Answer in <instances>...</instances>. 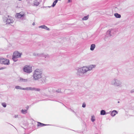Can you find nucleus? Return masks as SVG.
I'll return each mask as SVG.
<instances>
[{
    "label": "nucleus",
    "mask_w": 134,
    "mask_h": 134,
    "mask_svg": "<svg viewBox=\"0 0 134 134\" xmlns=\"http://www.w3.org/2000/svg\"><path fill=\"white\" fill-rule=\"evenodd\" d=\"M24 14L22 13L21 12L16 14V16L18 18H21L22 16H24Z\"/></svg>",
    "instance_id": "6e6552de"
},
{
    "label": "nucleus",
    "mask_w": 134,
    "mask_h": 134,
    "mask_svg": "<svg viewBox=\"0 0 134 134\" xmlns=\"http://www.w3.org/2000/svg\"><path fill=\"white\" fill-rule=\"evenodd\" d=\"M86 106V104L85 103H83V104L82 105V107H83L84 108Z\"/></svg>",
    "instance_id": "4be33fe9"
},
{
    "label": "nucleus",
    "mask_w": 134,
    "mask_h": 134,
    "mask_svg": "<svg viewBox=\"0 0 134 134\" xmlns=\"http://www.w3.org/2000/svg\"><path fill=\"white\" fill-rule=\"evenodd\" d=\"M95 67V65H90L88 67H83L82 68V72L83 73H85L88 70H91L92 68Z\"/></svg>",
    "instance_id": "7ed1b4c3"
},
{
    "label": "nucleus",
    "mask_w": 134,
    "mask_h": 134,
    "mask_svg": "<svg viewBox=\"0 0 134 134\" xmlns=\"http://www.w3.org/2000/svg\"><path fill=\"white\" fill-rule=\"evenodd\" d=\"M105 114V110H102L101 111L100 114L101 115H104Z\"/></svg>",
    "instance_id": "dca6fc26"
},
{
    "label": "nucleus",
    "mask_w": 134,
    "mask_h": 134,
    "mask_svg": "<svg viewBox=\"0 0 134 134\" xmlns=\"http://www.w3.org/2000/svg\"><path fill=\"white\" fill-rule=\"evenodd\" d=\"M4 68H1L0 69V70L3 69Z\"/></svg>",
    "instance_id": "393cba45"
},
{
    "label": "nucleus",
    "mask_w": 134,
    "mask_h": 134,
    "mask_svg": "<svg viewBox=\"0 0 134 134\" xmlns=\"http://www.w3.org/2000/svg\"><path fill=\"white\" fill-rule=\"evenodd\" d=\"M95 117L93 116H92L91 118V120L92 122H93L95 121Z\"/></svg>",
    "instance_id": "6ab92c4d"
},
{
    "label": "nucleus",
    "mask_w": 134,
    "mask_h": 134,
    "mask_svg": "<svg viewBox=\"0 0 134 134\" xmlns=\"http://www.w3.org/2000/svg\"><path fill=\"white\" fill-rule=\"evenodd\" d=\"M114 15L117 18H120L121 17V15L117 13H115Z\"/></svg>",
    "instance_id": "f8f14e48"
},
{
    "label": "nucleus",
    "mask_w": 134,
    "mask_h": 134,
    "mask_svg": "<svg viewBox=\"0 0 134 134\" xmlns=\"http://www.w3.org/2000/svg\"><path fill=\"white\" fill-rule=\"evenodd\" d=\"M27 110L26 109H22L21 110V112L23 114H25L27 112Z\"/></svg>",
    "instance_id": "2eb2a0df"
},
{
    "label": "nucleus",
    "mask_w": 134,
    "mask_h": 134,
    "mask_svg": "<svg viewBox=\"0 0 134 134\" xmlns=\"http://www.w3.org/2000/svg\"><path fill=\"white\" fill-rule=\"evenodd\" d=\"M58 1V0H55V1L53 2V5H52V7H54V6L55 5H56V3H57Z\"/></svg>",
    "instance_id": "a211bd4d"
},
{
    "label": "nucleus",
    "mask_w": 134,
    "mask_h": 134,
    "mask_svg": "<svg viewBox=\"0 0 134 134\" xmlns=\"http://www.w3.org/2000/svg\"><path fill=\"white\" fill-rule=\"evenodd\" d=\"M117 112L116 110H114L112 111L111 113V115L112 116H114L116 114Z\"/></svg>",
    "instance_id": "9d476101"
},
{
    "label": "nucleus",
    "mask_w": 134,
    "mask_h": 134,
    "mask_svg": "<svg viewBox=\"0 0 134 134\" xmlns=\"http://www.w3.org/2000/svg\"><path fill=\"white\" fill-rule=\"evenodd\" d=\"M9 18H8L7 20V24H10V23H12L13 22V20L12 18L11 17H8Z\"/></svg>",
    "instance_id": "0eeeda50"
},
{
    "label": "nucleus",
    "mask_w": 134,
    "mask_h": 134,
    "mask_svg": "<svg viewBox=\"0 0 134 134\" xmlns=\"http://www.w3.org/2000/svg\"><path fill=\"white\" fill-rule=\"evenodd\" d=\"M95 47V45L94 44H92L91 46L90 49L92 51H93Z\"/></svg>",
    "instance_id": "4468645a"
},
{
    "label": "nucleus",
    "mask_w": 134,
    "mask_h": 134,
    "mask_svg": "<svg viewBox=\"0 0 134 134\" xmlns=\"http://www.w3.org/2000/svg\"><path fill=\"white\" fill-rule=\"evenodd\" d=\"M71 0H68V2H70L71 1Z\"/></svg>",
    "instance_id": "b1692460"
},
{
    "label": "nucleus",
    "mask_w": 134,
    "mask_h": 134,
    "mask_svg": "<svg viewBox=\"0 0 134 134\" xmlns=\"http://www.w3.org/2000/svg\"><path fill=\"white\" fill-rule=\"evenodd\" d=\"M23 70L27 73H30L32 72V67L29 65H25L23 68Z\"/></svg>",
    "instance_id": "20e7f679"
},
{
    "label": "nucleus",
    "mask_w": 134,
    "mask_h": 134,
    "mask_svg": "<svg viewBox=\"0 0 134 134\" xmlns=\"http://www.w3.org/2000/svg\"><path fill=\"white\" fill-rule=\"evenodd\" d=\"M28 107H27V109H28Z\"/></svg>",
    "instance_id": "a878e982"
},
{
    "label": "nucleus",
    "mask_w": 134,
    "mask_h": 134,
    "mask_svg": "<svg viewBox=\"0 0 134 134\" xmlns=\"http://www.w3.org/2000/svg\"><path fill=\"white\" fill-rule=\"evenodd\" d=\"M0 63L1 64L8 65L9 64V59L1 58H0Z\"/></svg>",
    "instance_id": "39448f33"
},
{
    "label": "nucleus",
    "mask_w": 134,
    "mask_h": 134,
    "mask_svg": "<svg viewBox=\"0 0 134 134\" xmlns=\"http://www.w3.org/2000/svg\"><path fill=\"white\" fill-rule=\"evenodd\" d=\"M39 27H41L42 29H45L47 30H49V28L47 27L46 26L44 25L41 26Z\"/></svg>",
    "instance_id": "1a4fd4ad"
},
{
    "label": "nucleus",
    "mask_w": 134,
    "mask_h": 134,
    "mask_svg": "<svg viewBox=\"0 0 134 134\" xmlns=\"http://www.w3.org/2000/svg\"><path fill=\"white\" fill-rule=\"evenodd\" d=\"M47 125L44 124H43L41 123L40 122L38 123L37 126H38L42 127L45 126Z\"/></svg>",
    "instance_id": "9b49d317"
},
{
    "label": "nucleus",
    "mask_w": 134,
    "mask_h": 134,
    "mask_svg": "<svg viewBox=\"0 0 134 134\" xmlns=\"http://www.w3.org/2000/svg\"><path fill=\"white\" fill-rule=\"evenodd\" d=\"M61 91V90L60 89H59V91H57V92H60Z\"/></svg>",
    "instance_id": "5701e85b"
},
{
    "label": "nucleus",
    "mask_w": 134,
    "mask_h": 134,
    "mask_svg": "<svg viewBox=\"0 0 134 134\" xmlns=\"http://www.w3.org/2000/svg\"><path fill=\"white\" fill-rule=\"evenodd\" d=\"M21 53H19L17 51L15 52L13 54V59L14 61L16 62L17 60V58L21 57Z\"/></svg>",
    "instance_id": "f03ea898"
},
{
    "label": "nucleus",
    "mask_w": 134,
    "mask_h": 134,
    "mask_svg": "<svg viewBox=\"0 0 134 134\" xmlns=\"http://www.w3.org/2000/svg\"><path fill=\"white\" fill-rule=\"evenodd\" d=\"M2 105L4 107H6V105L5 103H2Z\"/></svg>",
    "instance_id": "412c9836"
},
{
    "label": "nucleus",
    "mask_w": 134,
    "mask_h": 134,
    "mask_svg": "<svg viewBox=\"0 0 134 134\" xmlns=\"http://www.w3.org/2000/svg\"><path fill=\"white\" fill-rule=\"evenodd\" d=\"M19 81L21 82H26L27 81V80L26 79H24L22 78H20Z\"/></svg>",
    "instance_id": "ddd939ff"
},
{
    "label": "nucleus",
    "mask_w": 134,
    "mask_h": 134,
    "mask_svg": "<svg viewBox=\"0 0 134 134\" xmlns=\"http://www.w3.org/2000/svg\"><path fill=\"white\" fill-rule=\"evenodd\" d=\"M15 88L17 89H21L23 90H32V88L31 87H27L26 88H22L21 87L17 86L15 87Z\"/></svg>",
    "instance_id": "423d86ee"
},
{
    "label": "nucleus",
    "mask_w": 134,
    "mask_h": 134,
    "mask_svg": "<svg viewBox=\"0 0 134 134\" xmlns=\"http://www.w3.org/2000/svg\"><path fill=\"white\" fill-rule=\"evenodd\" d=\"M32 88V90H35L36 91H39L40 90V89H38V88L35 89L34 88Z\"/></svg>",
    "instance_id": "aec40b11"
},
{
    "label": "nucleus",
    "mask_w": 134,
    "mask_h": 134,
    "mask_svg": "<svg viewBox=\"0 0 134 134\" xmlns=\"http://www.w3.org/2000/svg\"><path fill=\"white\" fill-rule=\"evenodd\" d=\"M88 15H87L86 16H85L84 18H83L82 19V20H87L88 19Z\"/></svg>",
    "instance_id": "f3484780"
},
{
    "label": "nucleus",
    "mask_w": 134,
    "mask_h": 134,
    "mask_svg": "<svg viewBox=\"0 0 134 134\" xmlns=\"http://www.w3.org/2000/svg\"><path fill=\"white\" fill-rule=\"evenodd\" d=\"M41 71L38 69H37L35 71L34 74V77L35 80H37L41 77Z\"/></svg>",
    "instance_id": "f257e3e1"
}]
</instances>
